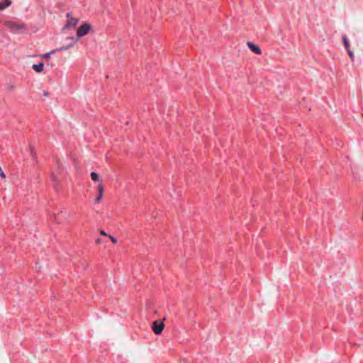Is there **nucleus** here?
Listing matches in <instances>:
<instances>
[{
    "label": "nucleus",
    "instance_id": "nucleus-13",
    "mask_svg": "<svg viewBox=\"0 0 363 363\" xmlns=\"http://www.w3.org/2000/svg\"><path fill=\"white\" fill-rule=\"evenodd\" d=\"M108 238L111 239V240L113 242V243H116L117 242V240L116 238H115L114 237H113L112 235H108Z\"/></svg>",
    "mask_w": 363,
    "mask_h": 363
},
{
    "label": "nucleus",
    "instance_id": "nucleus-17",
    "mask_svg": "<svg viewBox=\"0 0 363 363\" xmlns=\"http://www.w3.org/2000/svg\"><path fill=\"white\" fill-rule=\"evenodd\" d=\"M51 53H52V51H51L50 52H49V53L45 54V55H44V57H46V58L49 57V56H50V55Z\"/></svg>",
    "mask_w": 363,
    "mask_h": 363
},
{
    "label": "nucleus",
    "instance_id": "nucleus-12",
    "mask_svg": "<svg viewBox=\"0 0 363 363\" xmlns=\"http://www.w3.org/2000/svg\"><path fill=\"white\" fill-rule=\"evenodd\" d=\"M347 51L348 52V55H349L351 60L354 61V52L352 50H350V49L347 50Z\"/></svg>",
    "mask_w": 363,
    "mask_h": 363
},
{
    "label": "nucleus",
    "instance_id": "nucleus-16",
    "mask_svg": "<svg viewBox=\"0 0 363 363\" xmlns=\"http://www.w3.org/2000/svg\"><path fill=\"white\" fill-rule=\"evenodd\" d=\"M101 242H102V240L101 238H97L96 240V244H100Z\"/></svg>",
    "mask_w": 363,
    "mask_h": 363
},
{
    "label": "nucleus",
    "instance_id": "nucleus-2",
    "mask_svg": "<svg viewBox=\"0 0 363 363\" xmlns=\"http://www.w3.org/2000/svg\"><path fill=\"white\" fill-rule=\"evenodd\" d=\"M164 323L160 320H155L153 322L152 329L156 335H160L164 330Z\"/></svg>",
    "mask_w": 363,
    "mask_h": 363
},
{
    "label": "nucleus",
    "instance_id": "nucleus-1",
    "mask_svg": "<svg viewBox=\"0 0 363 363\" xmlns=\"http://www.w3.org/2000/svg\"><path fill=\"white\" fill-rule=\"evenodd\" d=\"M91 30V26L88 23L82 25L77 31V35L78 38L83 37L88 34Z\"/></svg>",
    "mask_w": 363,
    "mask_h": 363
},
{
    "label": "nucleus",
    "instance_id": "nucleus-7",
    "mask_svg": "<svg viewBox=\"0 0 363 363\" xmlns=\"http://www.w3.org/2000/svg\"><path fill=\"white\" fill-rule=\"evenodd\" d=\"M6 25L11 28L12 31H15L23 28L22 26L17 25L12 22H8L6 23Z\"/></svg>",
    "mask_w": 363,
    "mask_h": 363
},
{
    "label": "nucleus",
    "instance_id": "nucleus-19",
    "mask_svg": "<svg viewBox=\"0 0 363 363\" xmlns=\"http://www.w3.org/2000/svg\"><path fill=\"white\" fill-rule=\"evenodd\" d=\"M53 217H54V219L56 220V216L55 214L53 215Z\"/></svg>",
    "mask_w": 363,
    "mask_h": 363
},
{
    "label": "nucleus",
    "instance_id": "nucleus-8",
    "mask_svg": "<svg viewBox=\"0 0 363 363\" xmlns=\"http://www.w3.org/2000/svg\"><path fill=\"white\" fill-rule=\"evenodd\" d=\"M10 0H0V10H3L11 4Z\"/></svg>",
    "mask_w": 363,
    "mask_h": 363
},
{
    "label": "nucleus",
    "instance_id": "nucleus-4",
    "mask_svg": "<svg viewBox=\"0 0 363 363\" xmlns=\"http://www.w3.org/2000/svg\"><path fill=\"white\" fill-rule=\"evenodd\" d=\"M66 40H71V43H68L67 45L65 46H62L59 48H57L56 50H52V52H57V51H63V50H67L68 48H71V47H73L74 45V44L77 42L78 39L77 38H74V37H67L66 38Z\"/></svg>",
    "mask_w": 363,
    "mask_h": 363
},
{
    "label": "nucleus",
    "instance_id": "nucleus-11",
    "mask_svg": "<svg viewBox=\"0 0 363 363\" xmlns=\"http://www.w3.org/2000/svg\"><path fill=\"white\" fill-rule=\"evenodd\" d=\"M91 178L93 181L99 180V176H98L97 173H96V172L91 173Z\"/></svg>",
    "mask_w": 363,
    "mask_h": 363
},
{
    "label": "nucleus",
    "instance_id": "nucleus-6",
    "mask_svg": "<svg viewBox=\"0 0 363 363\" xmlns=\"http://www.w3.org/2000/svg\"><path fill=\"white\" fill-rule=\"evenodd\" d=\"M98 188V191H99V193H98V196L95 199V201L96 203H99L100 202L102 196H103V194H104V187H103V185L101 184H99L97 186Z\"/></svg>",
    "mask_w": 363,
    "mask_h": 363
},
{
    "label": "nucleus",
    "instance_id": "nucleus-5",
    "mask_svg": "<svg viewBox=\"0 0 363 363\" xmlns=\"http://www.w3.org/2000/svg\"><path fill=\"white\" fill-rule=\"evenodd\" d=\"M247 47L250 49V50L252 52H253L254 53L257 54V55H261L262 54L261 49L257 45H256L255 44H254V43H252L251 42H248L247 43Z\"/></svg>",
    "mask_w": 363,
    "mask_h": 363
},
{
    "label": "nucleus",
    "instance_id": "nucleus-18",
    "mask_svg": "<svg viewBox=\"0 0 363 363\" xmlns=\"http://www.w3.org/2000/svg\"><path fill=\"white\" fill-rule=\"evenodd\" d=\"M15 88V86L14 85H12L11 86H10V89H14Z\"/></svg>",
    "mask_w": 363,
    "mask_h": 363
},
{
    "label": "nucleus",
    "instance_id": "nucleus-10",
    "mask_svg": "<svg viewBox=\"0 0 363 363\" xmlns=\"http://www.w3.org/2000/svg\"><path fill=\"white\" fill-rule=\"evenodd\" d=\"M342 41H343V44H344L345 49L349 50L350 49V43H349V40H348L347 36H345V35L342 36Z\"/></svg>",
    "mask_w": 363,
    "mask_h": 363
},
{
    "label": "nucleus",
    "instance_id": "nucleus-14",
    "mask_svg": "<svg viewBox=\"0 0 363 363\" xmlns=\"http://www.w3.org/2000/svg\"><path fill=\"white\" fill-rule=\"evenodd\" d=\"M0 176L1 178L3 179H5L6 178V175L4 173V172L2 171L1 169V167H0Z\"/></svg>",
    "mask_w": 363,
    "mask_h": 363
},
{
    "label": "nucleus",
    "instance_id": "nucleus-3",
    "mask_svg": "<svg viewBox=\"0 0 363 363\" xmlns=\"http://www.w3.org/2000/svg\"><path fill=\"white\" fill-rule=\"evenodd\" d=\"M66 16L67 21L64 28H74L78 23V19L73 18L69 13H67Z\"/></svg>",
    "mask_w": 363,
    "mask_h": 363
},
{
    "label": "nucleus",
    "instance_id": "nucleus-15",
    "mask_svg": "<svg viewBox=\"0 0 363 363\" xmlns=\"http://www.w3.org/2000/svg\"><path fill=\"white\" fill-rule=\"evenodd\" d=\"M100 233L101 235H104V236H106V237H108V234H107L104 230H101L100 231Z\"/></svg>",
    "mask_w": 363,
    "mask_h": 363
},
{
    "label": "nucleus",
    "instance_id": "nucleus-9",
    "mask_svg": "<svg viewBox=\"0 0 363 363\" xmlns=\"http://www.w3.org/2000/svg\"><path fill=\"white\" fill-rule=\"evenodd\" d=\"M43 67H44V64L43 62L39 63L38 65H33V69L36 72H41L43 70Z\"/></svg>",
    "mask_w": 363,
    "mask_h": 363
}]
</instances>
